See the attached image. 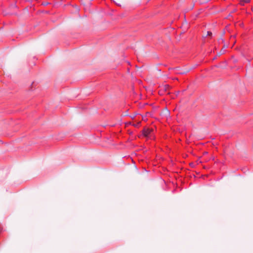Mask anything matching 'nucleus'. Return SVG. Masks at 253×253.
<instances>
[{
    "mask_svg": "<svg viewBox=\"0 0 253 253\" xmlns=\"http://www.w3.org/2000/svg\"><path fill=\"white\" fill-rule=\"evenodd\" d=\"M152 130L153 129L152 128H144L142 131V133L144 136L147 137Z\"/></svg>",
    "mask_w": 253,
    "mask_h": 253,
    "instance_id": "1",
    "label": "nucleus"
},
{
    "mask_svg": "<svg viewBox=\"0 0 253 253\" xmlns=\"http://www.w3.org/2000/svg\"><path fill=\"white\" fill-rule=\"evenodd\" d=\"M250 1V0H241L240 3L242 5H244L245 3H248Z\"/></svg>",
    "mask_w": 253,
    "mask_h": 253,
    "instance_id": "2",
    "label": "nucleus"
},
{
    "mask_svg": "<svg viewBox=\"0 0 253 253\" xmlns=\"http://www.w3.org/2000/svg\"><path fill=\"white\" fill-rule=\"evenodd\" d=\"M140 124V122H138L136 124H133L132 125L135 127H137Z\"/></svg>",
    "mask_w": 253,
    "mask_h": 253,
    "instance_id": "3",
    "label": "nucleus"
},
{
    "mask_svg": "<svg viewBox=\"0 0 253 253\" xmlns=\"http://www.w3.org/2000/svg\"><path fill=\"white\" fill-rule=\"evenodd\" d=\"M207 35L209 36H211L212 35V33L210 31H208L207 32Z\"/></svg>",
    "mask_w": 253,
    "mask_h": 253,
    "instance_id": "4",
    "label": "nucleus"
},
{
    "mask_svg": "<svg viewBox=\"0 0 253 253\" xmlns=\"http://www.w3.org/2000/svg\"><path fill=\"white\" fill-rule=\"evenodd\" d=\"M224 52V50H223V49H222V50L220 51V53L218 54V55H221V54L223 53Z\"/></svg>",
    "mask_w": 253,
    "mask_h": 253,
    "instance_id": "5",
    "label": "nucleus"
},
{
    "mask_svg": "<svg viewBox=\"0 0 253 253\" xmlns=\"http://www.w3.org/2000/svg\"><path fill=\"white\" fill-rule=\"evenodd\" d=\"M169 87L168 85L165 86V90L166 91L167 89Z\"/></svg>",
    "mask_w": 253,
    "mask_h": 253,
    "instance_id": "6",
    "label": "nucleus"
},
{
    "mask_svg": "<svg viewBox=\"0 0 253 253\" xmlns=\"http://www.w3.org/2000/svg\"><path fill=\"white\" fill-rule=\"evenodd\" d=\"M127 124L131 125V122H128V123H127Z\"/></svg>",
    "mask_w": 253,
    "mask_h": 253,
    "instance_id": "7",
    "label": "nucleus"
},
{
    "mask_svg": "<svg viewBox=\"0 0 253 253\" xmlns=\"http://www.w3.org/2000/svg\"><path fill=\"white\" fill-rule=\"evenodd\" d=\"M134 116H132V117H131V118H132V119H134Z\"/></svg>",
    "mask_w": 253,
    "mask_h": 253,
    "instance_id": "8",
    "label": "nucleus"
},
{
    "mask_svg": "<svg viewBox=\"0 0 253 253\" xmlns=\"http://www.w3.org/2000/svg\"><path fill=\"white\" fill-rule=\"evenodd\" d=\"M223 47H224V48L227 47V46L224 45Z\"/></svg>",
    "mask_w": 253,
    "mask_h": 253,
    "instance_id": "9",
    "label": "nucleus"
},
{
    "mask_svg": "<svg viewBox=\"0 0 253 253\" xmlns=\"http://www.w3.org/2000/svg\"><path fill=\"white\" fill-rule=\"evenodd\" d=\"M142 120H145V118H142Z\"/></svg>",
    "mask_w": 253,
    "mask_h": 253,
    "instance_id": "10",
    "label": "nucleus"
},
{
    "mask_svg": "<svg viewBox=\"0 0 253 253\" xmlns=\"http://www.w3.org/2000/svg\"><path fill=\"white\" fill-rule=\"evenodd\" d=\"M142 120H145V118H142Z\"/></svg>",
    "mask_w": 253,
    "mask_h": 253,
    "instance_id": "11",
    "label": "nucleus"
}]
</instances>
